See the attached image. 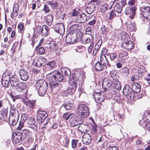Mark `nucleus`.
I'll return each instance as SVG.
<instances>
[{
  "instance_id": "nucleus-43",
  "label": "nucleus",
  "mask_w": 150,
  "mask_h": 150,
  "mask_svg": "<svg viewBox=\"0 0 150 150\" xmlns=\"http://www.w3.org/2000/svg\"><path fill=\"white\" fill-rule=\"evenodd\" d=\"M69 35H68L66 38V42L67 44H74V42L75 41V40L74 39V41H72V39L71 38V36Z\"/></svg>"
},
{
  "instance_id": "nucleus-17",
  "label": "nucleus",
  "mask_w": 150,
  "mask_h": 150,
  "mask_svg": "<svg viewBox=\"0 0 150 150\" xmlns=\"http://www.w3.org/2000/svg\"><path fill=\"white\" fill-rule=\"evenodd\" d=\"M93 96L95 101L98 103H100L104 100V97L102 93H94Z\"/></svg>"
},
{
  "instance_id": "nucleus-19",
  "label": "nucleus",
  "mask_w": 150,
  "mask_h": 150,
  "mask_svg": "<svg viewBox=\"0 0 150 150\" xmlns=\"http://www.w3.org/2000/svg\"><path fill=\"white\" fill-rule=\"evenodd\" d=\"M19 73L21 78L22 80L26 81L28 79L29 74L27 70L21 69Z\"/></svg>"
},
{
  "instance_id": "nucleus-1",
  "label": "nucleus",
  "mask_w": 150,
  "mask_h": 150,
  "mask_svg": "<svg viewBox=\"0 0 150 150\" xmlns=\"http://www.w3.org/2000/svg\"><path fill=\"white\" fill-rule=\"evenodd\" d=\"M77 112L80 117L76 118V125L81 124L83 122L82 117H86L89 115V110L88 107L85 104H80L78 105Z\"/></svg>"
},
{
  "instance_id": "nucleus-64",
  "label": "nucleus",
  "mask_w": 150,
  "mask_h": 150,
  "mask_svg": "<svg viewBox=\"0 0 150 150\" xmlns=\"http://www.w3.org/2000/svg\"><path fill=\"white\" fill-rule=\"evenodd\" d=\"M70 116V115L68 113H66L63 115V118L66 120H68Z\"/></svg>"
},
{
  "instance_id": "nucleus-8",
  "label": "nucleus",
  "mask_w": 150,
  "mask_h": 150,
  "mask_svg": "<svg viewBox=\"0 0 150 150\" xmlns=\"http://www.w3.org/2000/svg\"><path fill=\"white\" fill-rule=\"evenodd\" d=\"M23 101L26 105L27 108L30 110H33L34 108L36 102L35 100L30 101L28 99L26 98H23Z\"/></svg>"
},
{
  "instance_id": "nucleus-42",
  "label": "nucleus",
  "mask_w": 150,
  "mask_h": 150,
  "mask_svg": "<svg viewBox=\"0 0 150 150\" xmlns=\"http://www.w3.org/2000/svg\"><path fill=\"white\" fill-rule=\"evenodd\" d=\"M72 105L69 103H64L62 106V108L65 109L66 110H69L71 107Z\"/></svg>"
},
{
  "instance_id": "nucleus-31",
  "label": "nucleus",
  "mask_w": 150,
  "mask_h": 150,
  "mask_svg": "<svg viewBox=\"0 0 150 150\" xmlns=\"http://www.w3.org/2000/svg\"><path fill=\"white\" fill-rule=\"evenodd\" d=\"M49 84L52 89L56 88L57 89H58L60 86L59 83L56 82V81H49Z\"/></svg>"
},
{
  "instance_id": "nucleus-45",
  "label": "nucleus",
  "mask_w": 150,
  "mask_h": 150,
  "mask_svg": "<svg viewBox=\"0 0 150 150\" xmlns=\"http://www.w3.org/2000/svg\"><path fill=\"white\" fill-rule=\"evenodd\" d=\"M18 5L17 3L15 4L14 5L13 12L16 16L18 15Z\"/></svg>"
},
{
  "instance_id": "nucleus-25",
  "label": "nucleus",
  "mask_w": 150,
  "mask_h": 150,
  "mask_svg": "<svg viewBox=\"0 0 150 150\" xmlns=\"http://www.w3.org/2000/svg\"><path fill=\"white\" fill-rule=\"evenodd\" d=\"M27 87V84L25 83H19L17 86L15 88L17 91L21 92L23 90L25 89Z\"/></svg>"
},
{
  "instance_id": "nucleus-4",
  "label": "nucleus",
  "mask_w": 150,
  "mask_h": 150,
  "mask_svg": "<svg viewBox=\"0 0 150 150\" xmlns=\"http://www.w3.org/2000/svg\"><path fill=\"white\" fill-rule=\"evenodd\" d=\"M81 26L78 24H76V42H81L83 38V34L80 29Z\"/></svg>"
},
{
  "instance_id": "nucleus-50",
  "label": "nucleus",
  "mask_w": 150,
  "mask_h": 150,
  "mask_svg": "<svg viewBox=\"0 0 150 150\" xmlns=\"http://www.w3.org/2000/svg\"><path fill=\"white\" fill-rule=\"evenodd\" d=\"M55 66V63L54 62H49L47 64V67L49 68L50 69L54 68Z\"/></svg>"
},
{
  "instance_id": "nucleus-51",
  "label": "nucleus",
  "mask_w": 150,
  "mask_h": 150,
  "mask_svg": "<svg viewBox=\"0 0 150 150\" xmlns=\"http://www.w3.org/2000/svg\"><path fill=\"white\" fill-rule=\"evenodd\" d=\"M107 28H106L105 25H103L100 29L102 33L105 35H106L107 33Z\"/></svg>"
},
{
  "instance_id": "nucleus-16",
  "label": "nucleus",
  "mask_w": 150,
  "mask_h": 150,
  "mask_svg": "<svg viewBox=\"0 0 150 150\" xmlns=\"http://www.w3.org/2000/svg\"><path fill=\"white\" fill-rule=\"evenodd\" d=\"M81 139L83 144H88L91 141V138L89 134L85 133L83 135Z\"/></svg>"
},
{
  "instance_id": "nucleus-41",
  "label": "nucleus",
  "mask_w": 150,
  "mask_h": 150,
  "mask_svg": "<svg viewBox=\"0 0 150 150\" xmlns=\"http://www.w3.org/2000/svg\"><path fill=\"white\" fill-rule=\"evenodd\" d=\"M95 6L94 4L92 5L91 6H88L86 8V10L88 14H91L94 11L93 8Z\"/></svg>"
},
{
  "instance_id": "nucleus-61",
  "label": "nucleus",
  "mask_w": 150,
  "mask_h": 150,
  "mask_svg": "<svg viewBox=\"0 0 150 150\" xmlns=\"http://www.w3.org/2000/svg\"><path fill=\"white\" fill-rule=\"evenodd\" d=\"M79 141V139H76V147L77 150L78 149V148H80L82 145V143H79L78 144Z\"/></svg>"
},
{
  "instance_id": "nucleus-14",
  "label": "nucleus",
  "mask_w": 150,
  "mask_h": 150,
  "mask_svg": "<svg viewBox=\"0 0 150 150\" xmlns=\"http://www.w3.org/2000/svg\"><path fill=\"white\" fill-rule=\"evenodd\" d=\"M55 30L59 34L61 35H63L64 33L65 30L64 25L62 24H57L55 26Z\"/></svg>"
},
{
  "instance_id": "nucleus-15",
  "label": "nucleus",
  "mask_w": 150,
  "mask_h": 150,
  "mask_svg": "<svg viewBox=\"0 0 150 150\" xmlns=\"http://www.w3.org/2000/svg\"><path fill=\"white\" fill-rule=\"evenodd\" d=\"M140 10L142 13L144 18L147 20L150 12V7L147 6L142 7Z\"/></svg>"
},
{
  "instance_id": "nucleus-26",
  "label": "nucleus",
  "mask_w": 150,
  "mask_h": 150,
  "mask_svg": "<svg viewBox=\"0 0 150 150\" xmlns=\"http://www.w3.org/2000/svg\"><path fill=\"white\" fill-rule=\"evenodd\" d=\"M49 28L47 25H43L42 27V35L44 37H47L49 33Z\"/></svg>"
},
{
  "instance_id": "nucleus-21",
  "label": "nucleus",
  "mask_w": 150,
  "mask_h": 150,
  "mask_svg": "<svg viewBox=\"0 0 150 150\" xmlns=\"http://www.w3.org/2000/svg\"><path fill=\"white\" fill-rule=\"evenodd\" d=\"M47 84L45 81L42 79L40 80L37 81L35 87L37 89L42 88L43 86L47 85Z\"/></svg>"
},
{
  "instance_id": "nucleus-44",
  "label": "nucleus",
  "mask_w": 150,
  "mask_h": 150,
  "mask_svg": "<svg viewBox=\"0 0 150 150\" xmlns=\"http://www.w3.org/2000/svg\"><path fill=\"white\" fill-rule=\"evenodd\" d=\"M22 133L24 134L26 137L32 136V132L28 130L24 129L23 130Z\"/></svg>"
},
{
  "instance_id": "nucleus-29",
  "label": "nucleus",
  "mask_w": 150,
  "mask_h": 150,
  "mask_svg": "<svg viewBox=\"0 0 150 150\" xmlns=\"http://www.w3.org/2000/svg\"><path fill=\"white\" fill-rule=\"evenodd\" d=\"M83 73L82 70L80 69H76V81L78 80L79 79H82L83 77Z\"/></svg>"
},
{
  "instance_id": "nucleus-47",
  "label": "nucleus",
  "mask_w": 150,
  "mask_h": 150,
  "mask_svg": "<svg viewBox=\"0 0 150 150\" xmlns=\"http://www.w3.org/2000/svg\"><path fill=\"white\" fill-rule=\"evenodd\" d=\"M10 80H6L5 79H2L1 81V83L3 86L5 87H7L9 85V81Z\"/></svg>"
},
{
  "instance_id": "nucleus-2",
  "label": "nucleus",
  "mask_w": 150,
  "mask_h": 150,
  "mask_svg": "<svg viewBox=\"0 0 150 150\" xmlns=\"http://www.w3.org/2000/svg\"><path fill=\"white\" fill-rule=\"evenodd\" d=\"M47 78L49 81L61 82L64 78L60 72L54 70L48 74L47 76Z\"/></svg>"
},
{
  "instance_id": "nucleus-28",
  "label": "nucleus",
  "mask_w": 150,
  "mask_h": 150,
  "mask_svg": "<svg viewBox=\"0 0 150 150\" xmlns=\"http://www.w3.org/2000/svg\"><path fill=\"white\" fill-rule=\"evenodd\" d=\"M13 136L14 137L13 140L16 143H19L21 140L22 136L20 133H15L13 134Z\"/></svg>"
},
{
  "instance_id": "nucleus-7",
  "label": "nucleus",
  "mask_w": 150,
  "mask_h": 150,
  "mask_svg": "<svg viewBox=\"0 0 150 150\" xmlns=\"http://www.w3.org/2000/svg\"><path fill=\"white\" fill-rule=\"evenodd\" d=\"M77 16L76 19V22L78 23L84 22L86 20V17L85 14L84 13L79 14L78 12L76 11V16Z\"/></svg>"
},
{
  "instance_id": "nucleus-18",
  "label": "nucleus",
  "mask_w": 150,
  "mask_h": 150,
  "mask_svg": "<svg viewBox=\"0 0 150 150\" xmlns=\"http://www.w3.org/2000/svg\"><path fill=\"white\" fill-rule=\"evenodd\" d=\"M125 4V2L123 1L120 3H117L114 7V10L117 13H120L122 11V7L124 6Z\"/></svg>"
},
{
  "instance_id": "nucleus-54",
  "label": "nucleus",
  "mask_w": 150,
  "mask_h": 150,
  "mask_svg": "<svg viewBox=\"0 0 150 150\" xmlns=\"http://www.w3.org/2000/svg\"><path fill=\"white\" fill-rule=\"evenodd\" d=\"M121 71L122 72L125 74L126 75H127L129 74V70L126 67L122 68L121 69Z\"/></svg>"
},
{
  "instance_id": "nucleus-32",
  "label": "nucleus",
  "mask_w": 150,
  "mask_h": 150,
  "mask_svg": "<svg viewBox=\"0 0 150 150\" xmlns=\"http://www.w3.org/2000/svg\"><path fill=\"white\" fill-rule=\"evenodd\" d=\"M12 75V74L9 71H7L5 72L3 75L2 79H5L6 80H10L11 77Z\"/></svg>"
},
{
  "instance_id": "nucleus-5",
  "label": "nucleus",
  "mask_w": 150,
  "mask_h": 150,
  "mask_svg": "<svg viewBox=\"0 0 150 150\" xmlns=\"http://www.w3.org/2000/svg\"><path fill=\"white\" fill-rule=\"evenodd\" d=\"M37 113L38 121L39 124H41L47 117V114L46 112L41 110H39Z\"/></svg>"
},
{
  "instance_id": "nucleus-49",
  "label": "nucleus",
  "mask_w": 150,
  "mask_h": 150,
  "mask_svg": "<svg viewBox=\"0 0 150 150\" xmlns=\"http://www.w3.org/2000/svg\"><path fill=\"white\" fill-rule=\"evenodd\" d=\"M110 75L112 78L113 79L112 81L117 80V78L118 77V75L116 74L115 71H112L110 73Z\"/></svg>"
},
{
  "instance_id": "nucleus-40",
  "label": "nucleus",
  "mask_w": 150,
  "mask_h": 150,
  "mask_svg": "<svg viewBox=\"0 0 150 150\" xmlns=\"http://www.w3.org/2000/svg\"><path fill=\"white\" fill-rule=\"evenodd\" d=\"M127 28L130 31H135L137 30L136 24L134 23H132L129 25Z\"/></svg>"
},
{
  "instance_id": "nucleus-30",
  "label": "nucleus",
  "mask_w": 150,
  "mask_h": 150,
  "mask_svg": "<svg viewBox=\"0 0 150 150\" xmlns=\"http://www.w3.org/2000/svg\"><path fill=\"white\" fill-rule=\"evenodd\" d=\"M17 115L19 116V113L15 108L14 107H11L10 110L9 116H15Z\"/></svg>"
},
{
  "instance_id": "nucleus-34",
  "label": "nucleus",
  "mask_w": 150,
  "mask_h": 150,
  "mask_svg": "<svg viewBox=\"0 0 150 150\" xmlns=\"http://www.w3.org/2000/svg\"><path fill=\"white\" fill-rule=\"evenodd\" d=\"M112 86L118 91H120L121 89V86L119 82L117 80L113 81Z\"/></svg>"
},
{
  "instance_id": "nucleus-35",
  "label": "nucleus",
  "mask_w": 150,
  "mask_h": 150,
  "mask_svg": "<svg viewBox=\"0 0 150 150\" xmlns=\"http://www.w3.org/2000/svg\"><path fill=\"white\" fill-rule=\"evenodd\" d=\"M61 70L63 74L66 76L70 75L71 74L70 70L67 67H62L61 68Z\"/></svg>"
},
{
  "instance_id": "nucleus-53",
  "label": "nucleus",
  "mask_w": 150,
  "mask_h": 150,
  "mask_svg": "<svg viewBox=\"0 0 150 150\" xmlns=\"http://www.w3.org/2000/svg\"><path fill=\"white\" fill-rule=\"evenodd\" d=\"M75 32V30L74 29V25H72L71 26L69 29V32L68 35L71 36Z\"/></svg>"
},
{
  "instance_id": "nucleus-57",
  "label": "nucleus",
  "mask_w": 150,
  "mask_h": 150,
  "mask_svg": "<svg viewBox=\"0 0 150 150\" xmlns=\"http://www.w3.org/2000/svg\"><path fill=\"white\" fill-rule=\"evenodd\" d=\"M24 122L21 120L20 121L19 126L17 128L18 129L20 130L23 127Z\"/></svg>"
},
{
  "instance_id": "nucleus-12",
  "label": "nucleus",
  "mask_w": 150,
  "mask_h": 150,
  "mask_svg": "<svg viewBox=\"0 0 150 150\" xmlns=\"http://www.w3.org/2000/svg\"><path fill=\"white\" fill-rule=\"evenodd\" d=\"M122 46L123 48L125 49L131 50L134 47V45L131 41H125L122 42Z\"/></svg>"
},
{
  "instance_id": "nucleus-59",
  "label": "nucleus",
  "mask_w": 150,
  "mask_h": 150,
  "mask_svg": "<svg viewBox=\"0 0 150 150\" xmlns=\"http://www.w3.org/2000/svg\"><path fill=\"white\" fill-rule=\"evenodd\" d=\"M95 133H96L97 131V125L95 123V122L93 121V123L91 125Z\"/></svg>"
},
{
  "instance_id": "nucleus-24",
  "label": "nucleus",
  "mask_w": 150,
  "mask_h": 150,
  "mask_svg": "<svg viewBox=\"0 0 150 150\" xmlns=\"http://www.w3.org/2000/svg\"><path fill=\"white\" fill-rule=\"evenodd\" d=\"M47 89V85L43 86L42 88H39V89H36L38 95L41 96L44 95L46 92Z\"/></svg>"
},
{
  "instance_id": "nucleus-38",
  "label": "nucleus",
  "mask_w": 150,
  "mask_h": 150,
  "mask_svg": "<svg viewBox=\"0 0 150 150\" xmlns=\"http://www.w3.org/2000/svg\"><path fill=\"white\" fill-rule=\"evenodd\" d=\"M140 125L143 127H146L148 123L147 122V119L146 117H144L139 122Z\"/></svg>"
},
{
  "instance_id": "nucleus-20",
  "label": "nucleus",
  "mask_w": 150,
  "mask_h": 150,
  "mask_svg": "<svg viewBox=\"0 0 150 150\" xmlns=\"http://www.w3.org/2000/svg\"><path fill=\"white\" fill-rule=\"evenodd\" d=\"M132 88L133 93H137L139 92L141 90V86L140 85L137 83H132L131 84Z\"/></svg>"
},
{
  "instance_id": "nucleus-33",
  "label": "nucleus",
  "mask_w": 150,
  "mask_h": 150,
  "mask_svg": "<svg viewBox=\"0 0 150 150\" xmlns=\"http://www.w3.org/2000/svg\"><path fill=\"white\" fill-rule=\"evenodd\" d=\"M82 47L80 46L79 47H77L76 51V55L77 58H80L82 57L83 56V50H81L82 49Z\"/></svg>"
},
{
  "instance_id": "nucleus-11",
  "label": "nucleus",
  "mask_w": 150,
  "mask_h": 150,
  "mask_svg": "<svg viewBox=\"0 0 150 150\" xmlns=\"http://www.w3.org/2000/svg\"><path fill=\"white\" fill-rule=\"evenodd\" d=\"M28 126L32 128L34 131H36L38 129V125L35 120L33 117H31L28 122Z\"/></svg>"
},
{
  "instance_id": "nucleus-27",
  "label": "nucleus",
  "mask_w": 150,
  "mask_h": 150,
  "mask_svg": "<svg viewBox=\"0 0 150 150\" xmlns=\"http://www.w3.org/2000/svg\"><path fill=\"white\" fill-rule=\"evenodd\" d=\"M19 116H17V115L15 116H9V122H11V124L13 126H15L17 123L19 117Z\"/></svg>"
},
{
  "instance_id": "nucleus-62",
  "label": "nucleus",
  "mask_w": 150,
  "mask_h": 150,
  "mask_svg": "<svg viewBox=\"0 0 150 150\" xmlns=\"http://www.w3.org/2000/svg\"><path fill=\"white\" fill-rule=\"evenodd\" d=\"M104 60L102 61L101 62H100L102 64V65L105 67L106 65L108 64V61H107V58H104Z\"/></svg>"
},
{
  "instance_id": "nucleus-56",
  "label": "nucleus",
  "mask_w": 150,
  "mask_h": 150,
  "mask_svg": "<svg viewBox=\"0 0 150 150\" xmlns=\"http://www.w3.org/2000/svg\"><path fill=\"white\" fill-rule=\"evenodd\" d=\"M116 16L114 10H112L110 14L109 17V19H111Z\"/></svg>"
},
{
  "instance_id": "nucleus-52",
  "label": "nucleus",
  "mask_w": 150,
  "mask_h": 150,
  "mask_svg": "<svg viewBox=\"0 0 150 150\" xmlns=\"http://www.w3.org/2000/svg\"><path fill=\"white\" fill-rule=\"evenodd\" d=\"M110 58L111 61L115 60L117 59V55L116 54L111 53L110 54Z\"/></svg>"
},
{
  "instance_id": "nucleus-9",
  "label": "nucleus",
  "mask_w": 150,
  "mask_h": 150,
  "mask_svg": "<svg viewBox=\"0 0 150 150\" xmlns=\"http://www.w3.org/2000/svg\"><path fill=\"white\" fill-rule=\"evenodd\" d=\"M91 42L90 46L88 47V50L89 52H91L94 46V43L92 41V36L90 35L89 37H87L84 40H82L81 42L82 44H87Z\"/></svg>"
},
{
  "instance_id": "nucleus-10",
  "label": "nucleus",
  "mask_w": 150,
  "mask_h": 150,
  "mask_svg": "<svg viewBox=\"0 0 150 150\" xmlns=\"http://www.w3.org/2000/svg\"><path fill=\"white\" fill-rule=\"evenodd\" d=\"M136 10L137 8L135 7H131L130 8H127L125 11V13L126 14L129 15L130 18L133 19L135 16Z\"/></svg>"
},
{
  "instance_id": "nucleus-37",
  "label": "nucleus",
  "mask_w": 150,
  "mask_h": 150,
  "mask_svg": "<svg viewBox=\"0 0 150 150\" xmlns=\"http://www.w3.org/2000/svg\"><path fill=\"white\" fill-rule=\"evenodd\" d=\"M94 67L95 69L98 71H101L104 67L99 62H97L95 64Z\"/></svg>"
},
{
  "instance_id": "nucleus-63",
  "label": "nucleus",
  "mask_w": 150,
  "mask_h": 150,
  "mask_svg": "<svg viewBox=\"0 0 150 150\" xmlns=\"http://www.w3.org/2000/svg\"><path fill=\"white\" fill-rule=\"evenodd\" d=\"M128 54V53L126 52H123L120 53L119 54L120 57H123L127 56Z\"/></svg>"
},
{
  "instance_id": "nucleus-39",
  "label": "nucleus",
  "mask_w": 150,
  "mask_h": 150,
  "mask_svg": "<svg viewBox=\"0 0 150 150\" xmlns=\"http://www.w3.org/2000/svg\"><path fill=\"white\" fill-rule=\"evenodd\" d=\"M45 19L47 23V25L49 26L51 25L53 19L52 16L51 15H49L46 16Z\"/></svg>"
},
{
  "instance_id": "nucleus-60",
  "label": "nucleus",
  "mask_w": 150,
  "mask_h": 150,
  "mask_svg": "<svg viewBox=\"0 0 150 150\" xmlns=\"http://www.w3.org/2000/svg\"><path fill=\"white\" fill-rule=\"evenodd\" d=\"M48 4L50 5L53 8H54L57 6V3L56 2H52L51 1H49L48 2Z\"/></svg>"
},
{
  "instance_id": "nucleus-36",
  "label": "nucleus",
  "mask_w": 150,
  "mask_h": 150,
  "mask_svg": "<svg viewBox=\"0 0 150 150\" xmlns=\"http://www.w3.org/2000/svg\"><path fill=\"white\" fill-rule=\"evenodd\" d=\"M75 74H73L70 77L69 79V83L70 85L72 87V88H75Z\"/></svg>"
},
{
  "instance_id": "nucleus-3",
  "label": "nucleus",
  "mask_w": 150,
  "mask_h": 150,
  "mask_svg": "<svg viewBox=\"0 0 150 150\" xmlns=\"http://www.w3.org/2000/svg\"><path fill=\"white\" fill-rule=\"evenodd\" d=\"M123 93L124 95L126 96V98L128 100L134 98V94L133 92L132 88H130L128 85H126L124 87Z\"/></svg>"
},
{
  "instance_id": "nucleus-13",
  "label": "nucleus",
  "mask_w": 150,
  "mask_h": 150,
  "mask_svg": "<svg viewBox=\"0 0 150 150\" xmlns=\"http://www.w3.org/2000/svg\"><path fill=\"white\" fill-rule=\"evenodd\" d=\"M47 45L46 47L48 51H55L58 48L56 42L54 41L51 42L50 44H47Z\"/></svg>"
},
{
  "instance_id": "nucleus-6",
  "label": "nucleus",
  "mask_w": 150,
  "mask_h": 150,
  "mask_svg": "<svg viewBox=\"0 0 150 150\" xmlns=\"http://www.w3.org/2000/svg\"><path fill=\"white\" fill-rule=\"evenodd\" d=\"M45 59L43 57H36L33 60V65L38 67H40L46 62Z\"/></svg>"
},
{
  "instance_id": "nucleus-22",
  "label": "nucleus",
  "mask_w": 150,
  "mask_h": 150,
  "mask_svg": "<svg viewBox=\"0 0 150 150\" xmlns=\"http://www.w3.org/2000/svg\"><path fill=\"white\" fill-rule=\"evenodd\" d=\"M113 81H111L107 78H105L103 80L102 86L105 88H107L112 86Z\"/></svg>"
},
{
  "instance_id": "nucleus-55",
  "label": "nucleus",
  "mask_w": 150,
  "mask_h": 150,
  "mask_svg": "<svg viewBox=\"0 0 150 150\" xmlns=\"http://www.w3.org/2000/svg\"><path fill=\"white\" fill-rule=\"evenodd\" d=\"M28 119V117L27 115L26 114H23L22 115L21 117V120L25 122Z\"/></svg>"
},
{
  "instance_id": "nucleus-48",
  "label": "nucleus",
  "mask_w": 150,
  "mask_h": 150,
  "mask_svg": "<svg viewBox=\"0 0 150 150\" xmlns=\"http://www.w3.org/2000/svg\"><path fill=\"white\" fill-rule=\"evenodd\" d=\"M100 47V45L97 44H96L95 45L93 51V54L94 55H96Z\"/></svg>"
},
{
  "instance_id": "nucleus-23",
  "label": "nucleus",
  "mask_w": 150,
  "mask_h": 150,
  "mask_svg": "<svg viewBox=\"0 0 150 150\" xmlns=\"http://www.w3.org/2000/svg\"><path fill=\"white\" fill-rule=\"evenodd\" d=\"M10 81L11 86L13 87H14L16 88L19 83L16 78V76L15 75L12 76Z\"/></svg>"
},
{
  "instance_id": "nucleus-46",
  "label": "nucleus",
  "mask_w": 150,
  "mask_h": 150,
  "mask_svg": "<svg viewBox=\"0 0 150 150\" xmlns=\"http://www.w3.org/2000/svg\"><path fill=\"white\" fill-rule=\"evenodd\" d=\"M108 5L106 3L103 4L101 6L100 9L103 13H105L108 9Z\"/></svg>"
},
{
  "instance_id": "nucleus-58",
  "label": "nucleus",
  "mask_w": 150,
  "mask_h": 150,
  "mask_svg": "<svg viewBox=\"0 0 150 150\" xmlns=\"http://www.w3.org/2000/svg\"><path fill=\"white\" fill-rule=\"evenodd\" d=\"M142 142L141 141L138 139L136 141V145L138 148L141 147L142 146Z\"/></svg>"
}]
</instances>
